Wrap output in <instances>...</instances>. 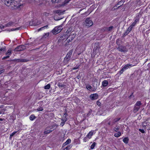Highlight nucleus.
<instances>
[{"mask_svg":"<svg viewBox=\"0 0 150 150\" xmlns=\"http://www.w3.org/2000/svg\"><path fill=\"white\" fill-rule=\"evenodd\" d=\"M93 21L90 18H87L85 20L84 25L86 26L89 27L93 25Z\"/></svg>","mask_w":150,"mask_h":150,"instance_id":"f03ea898","label":"nucleus"},{"mask_svg":"<svg viewBox=\"0 0 150 150\" xmlns=\"http://www.w3.org/2000/svg\"><path fill=\"white\" fill-rule=\"evenodd\" d=\"M65 122L62 121V122L60 124V125L62 126H63L64 125Z\"/></svg>","mask_w":150,"mask_h":150,"instance_id":"09e8293b","label":"nucleus"},{"mask_svg":"<svg viewBox=\"0 0 150 150\" xmlns=\"http://www.w3.org/2000/svg\"><path fill=\"white\" fill-rule=\"evenodd\" d=\"M139 14H137L136 16L137 17L135 18L134 21L131 25L132 26L134 27V26L136 23L139 22Z\"/></svg>","mask_w":150,"mask_h":150,"instance_id":"6e6552de","label":"nucleus"},{"mask_svg":"<svg viewBox=\"0 0 150 150\" xmlns=\"http://www.w3.org/2000/svg\"><path fill=\"white\" fill-rule=\"evenodd\" d=\"M134 65H132V64H127L125 65L124 67L122 68V70H125L129 68L132 67Z\"/></svg>","mask_w":150,"mask_h":150,"instance_id":"1a4fd4ad","label":"nucleus"},{"mask_svg":"<svg viewBox=\"0 0 150 150\" xmlns=\"http://www.w3.org/2000/svg\"><path fill=\"white\" fill-rule=\"evenodd\" d=\"M78 68V67L76 66L75 67H74L73 68V69H76Z\"/></svg>","mask_w":150,"mask_h":150,"instance_id":"603ef678","label":"nucleus"},{"mask_svg":"<svg viewBox=\"0 0 150 150\" xmlns=\"http://www.w3.org/2000/svg\"><path fill=\"white\" fill-rule=\"evenodd\" d=\"M37 110L38 111H42L43 110V109L42 108L40 107L39 108L37 109Z\"/></svg>","mask_w":150,"mask_h":150,"instance_id":"79ce46f5","label":"nucleus"},{"mask_svg":"<svg viewBox=\"0 0 150 150\" xmlns=\"http://www.w3.org/2000/svg\"><path fill=\"white\" fill-rule=\"evenodd\" d=\"M4 70L2 69L0 70V74H2V73L4 72Z\"/></svg>","mask_w":150,"mask_h":150,"instance_id":"8fccbe9b","label":"nucleus"},{"mask_svg":"<svg viewBox=\"0 0 150 150\" xmlns=\"http://www.w3.org/2000/svg\"><path fill=\"white\" fill-rule=\"evenodd\" d=\"M48 25H47L42 27H41L38 29V31H40V30H44L45 29L47 28H48Z\"/></svg>","mask_w":150,"mask_h":150,"instance_id":"5701e85b","label":"nucleus"},{"mask_svg":"<svg viewBox=\"0 0 150 150\" xmlns=\"http://www.w3.org/2000/svg\"><path fill=\"white\" fill-rule=\"evenodd\" d=\"M125 71L124 70H122V69H121V70L120 71V74H122L123 72Z\"/></svg>","mask_w":150,"mask_h":150,"instance_id":"864d4df0","label":"nucleus"},{"mask_svg":"<svg viewBox=\"0 0 150 150\" xmlns=\"http://www.w3.org/2000/svg\"><path fill=\"white\" fill-rule=\"evenodd\" d=\"M68 3V2H67L66 1H64V3L65 4H66L67 3Z\"/></svg>","mask_w":150,"mask_h":150,"instance_id":"13d9d810","label":"nucleus"},{"mask_svg":"<svg viewBox=\"0 0 150 150\" xmlns=\"http://www.w3.org/2000/svg\"><path fill=\"white\" fill-rule=\"evenodd\" d=\"M100 104H101V103H100L99 101H97V105H100Z\"/></svg>","mask_w":150,"mask_h":150,"instance_id":"3c124183","label":"nucleus"},{"mask_svg":"<svg viewBox=\"0 0 150 150\" xmlns=\"http://www.w3.org/2000/svg\"><path fill=\"white\" fill-rule=\"evenodd\" d=\"M3 119L1 118H0V121H2Z\"/></svg>","mask_w":150,"mask_h":150,"instance_id":"052dcab7","label":"nucleus"},{"mask_svg":"<svg viewBox=\"0 0 150 150\" xmlns=\"http://www.w3.org/2000/svg\"><path fill=\"white\" fill-rule=\"evenodd\" d=\"M4 27L5 26L1 25L0 26V28H1V29H2L4 28Z\"/></svg>","mask_w":150,"mask_h":150,"instance_id":"5fc2aeb1","label":"nucleus"},{"mask_svg":"<svg viewBox=\"0 0 150 150\" xmlns=\"http://www.w3.org/2000/svg\"><path fill=\"white\" fill-rule=\"evenodd\" d=\"M18 131H15V132H13L10 135V138H11V137H12L15 134H16V133H17Z\"/></svg>","mask_w":150,"mask_h":150,"instance_id":"473e14b6","label":"nucleus"},{"mask_svg":"<svg viewBox=\"0 0 150 150\" xmlns=\"http://www.w3.org/2000/svg\"><path fill=\"white\" fill-rule=\"evenodd\" d=\"M62 26H59L58 27H55L52 30V33L54 34H57L59 33L62 30Z\"/></svg>","mask_w":150,"mask_h":150,"instance_id":"f257e3e1","label":"nucleus"},{"mask_svg":"<svg viewBox=\"0 0 150 150\" xmlns=\"http://www.w3.org/2000/svg\"><path fill=\"white\" fill-rule=\"evenodd\" d=\"M146 123H149L150 124V118L147 119L146 120Z\"/></svg>","mask_w":150,"mask_h":150,"instance_id":"37998d69","label":"nucleus"},{"mask_svg":"<svg viewBox=\"0 0 150 150\" xmlns=\"http://www.w3.org/2000/svg\"><path fill=\"white\" fill-rule=\"evenodd\" d=\"M76 35V34L74 32H72L71 33V35H70L67 38V41L68 42H69L71 41L74 38Z\"/></svg>","mask_w":150,"mask_h":150,"instance_id":"20e7f679","label":"nucleus"},{"mask_svg":"<svg viewBox=\"0 0 150 150\" xmlns=\"http://www.w3.org/2000/svg\"><path fill=\"white\" fill-rule=\"evenodd\" d=\"M58 86L59 88H62L64 87L65 86V85L64 84H62L60 83H59Z\"/></svg>","mask_w":150,"mask_h":150,"instance_id":"c756f323","label":"nucleus"},{"mask_svg":"<svg viewBox=\"0 0 150 150\" xmlns=\"http://www.w3.org/2000/svg\"><path fill=\"white\" fill-rule=\"evenodd\" d=\"M9 57V56L7 55V56L5 57H3L2 59H6L8 58Z\"/></svg>","mask_w":150,"mask_h":150,"instance_id":"de8ad7c7","label":"nucleus"},{"mask_svg":"<svg viewBox=\"0 0 150 150\" xmlns=\"http://www.w3.org/2000/svg\"><path fill=\"white\" fill-rule=\"evenodd\" d=\"M93 135V132L92 131L90 132L86 135L88 139H90Z\"/></svg>","mask_w":150,"mask_h":150,"instance_id":"dca6fc26","label":"nucleus"},{"mask_svg":"<svg viewBox=\"0 0 150 150\" xmlns=\"http://www.w3.org/2000/svg\"><path fill=\"white\" fill-rule=\"evenodd\" d=\"M20 61H22V62H25V60L23 59L21 60H20Z\"/></svg>","mask_w":150,"mask_h":150,"instance_id":"4d7b16f0","label":"nucleus"},{"mask_svg":"<svg viewBox=\"0 0 150 150\" xmlns=\"http://www.w3.org/2000/svg\"><path fill=\"white\" fill-rule=\"evenodd\" d=\"M21 28V27H18V28H15V29L13 28L11 29V31H14V30H18L19 29H20Z\"/></svg>","mask_w":150,"mask_h":150,"instance_id":"ea45409f","label":"nucleus"},{"mask_svg":"<svg viewBox=\"0 0 150 150\" xmlns=\"http://www.w3.org/2000/svg\"><path fill=\"white\" fill-rule=\"evenodd\" d=\"M129 33V31H128L127 30L126 31V32L124 34V36H125L127 35Z\"/></svg>","mask_w":150,"mask_h":150,"instance_id":"a19ab883","label":"nucleus"},{"mask_svg":"<svg viewBox=\"0 0 150 150\" xmlns=\"http://www.w3.org/2000/svg\"><path fill=\"white\" fill-rule=\"evenodd\" d=\"M6 50L5 47H0V54L1 52H3L5 51Z\"/></svg>","mask_w":150,"mask_h":150,"instance_id":"a878e982","label":"nucleus"},{"mask_svg":"<svg viewBox=\"0 0 150 150\" xmlns=\"http://www.w3.org/2000/svg\"><path fill=\"white\" fill-rule=\"evenodd\" d=\"M121 135V133L120 132H118V133H115L114 134V136L117 137H120Z\"/></svg>","mask_w":150,"mask_h":150,"instance_id":"412c9836","label":"nucleus"},{"mask_svg":"<svg viewBox=\"0 0 150 150\" xmlns=\"http://www.w3.org/2000/svg\"><path fill=\"white\" fill-rule=\"evenodd\" d=\"M139 131L142 133H144L145 132V131L143 129H139Z\"/></svg>","mask_w":150,"mask_h":150,"instance_id":"c03bdc74","label":"nucleus"},{"mask_svg":"<svg viewBox=\"0 0 150 150\" xmlns=\"http://www.w3.org/2000/svg\"><path fill=\"white\" fill-rule=\"evenodd\" d=\"M67 116V113H65L64 116H63V117L62 118V121L66 122L67 120V118L66 117V116Z\"/></svg>","mask_w":150,"mask_h":150,"instance_id":"a211bd4d","label":"nucleus"},{"mask_svg":"<svg viewBox=\"0 0 150 150\" xmlns=\"http://www.w3.org/2000/svg\"><path fill=\"white\" fill-rule=\"evenodd\" d=\"M71 140L70 139H68L63 144L62 147H64L67 145L70 144L71 143Z\"/></svg>","mask_w":150,"mask_h":150,"instance_id":"2eb2a0df","label":"nucleus"},{"mask_svg":"<svg viewBox=\"0 0 150 150\" xmlns=\"http://www.w3.org/2000/svg\"><path fill=\"white\" fill-rule=\"evenodd\" d=\"M147 123H146V121L143 122L142 124L143 127L144 129H146V128H149V130H150V128L149 127L150 125H149V124H148V125H147Z\"/></svg>","mask_w":150,"mask_h":150,"instance_id":"ddd939ff","label":"nucleus"},{"mask_svg":"<svg viewBox=\"0 0 150 150\" xmlns=\"http://www.w3.org/2000/svg\"><path fill=\"white\" fill-rule=\"evenodd\" d=\"M133 27V26L131 25L130 26H129L127 30H128V31H129V32H130L132 30Z\"/></svg>","mask_w":150,"mask_h":150,"instance_id":"e433bc0d","label":"nucleus"},{"mask_svg":"<svg viewBox=\"0 0 150 150\" xmlns=\"http://www.w3.org/2000/svg\"><path fill=\"white\" fill-rule=\"evenodd\" d=\"M53 130H50V129L48 127H47L45 129L44 132V134H47L50 133Z\"/></svg>","mask_w":150,"mask_h":150,"instance_id":"f8f14e48","label":"nucleus"},{"mask_svg":"<svg viewBox=\"0 0 150 150\" xmlns=\"http://www.w3.org/2000/svg\"><path fill=\"white\" fill-rule=\"evenodd\" d=\"M2 111H0V114H2Z\"/></svg>","mask_w":150,"mask_h":150,"instance_id":"6e6d98bb","label":"nucleus"},{"mask_svg":"<svg viewBox=\"0 0 150 150\" xmlns=\"http://www.w3.org/2000/svg\"><path fill=\"white\" fill-rule=\"evenodd\" d=\"M96 144V143L95 142H94L91 146V149H93L94 148Z\"/></svg>","mask_w":150,"mask_h":150,"instance_id":"bb28decb","label":"nucleus"},{"mask_svg":"<svg viewBox=\"0 0 150 150\" xmlns=\"http://www.w3.org/2000/svg\"><path fill=\"white\" fill-rule=\"evenodd\" d=\"M68 32H69V31L68 30H67V32H66V33H67Z\"/></svg>","mask_w":150,"mask_h":150,"instance_id":"680f3d73","label":"nucleus"},{"mask_svg":"<svg viewBox=\"0 0 150 150\" xmlns=\"http://www.w3.org/2000/svg\"><path fill=\"white\" fill-rule=\"evenodd\" d=\"M108 84V82L107 80H104L102 82V86L103 87H105L107 86Z\"/></svg>","mask_w":150,"mask_h":150,"instance_id":"6ab92c4d","label":"nucleus"},{"mask_svg":"<svg viewBox=\"0 0 150 150\" xmlns=\"http://www.w3.org/2000/svg\"><path fill=\"white\" fill-rule=\"evenodd\" d=\"M50 88V85L49 84H47L44 87V88L46 89H48Z\"/></svg>","mask_w":150,"mask_h":150,"instance_id":"72a5a7b5","label":"nucleus"},{"mask_svg":"<svg viewBox=\"0 0 150 150\" xmlns=\"http://www.w3.org/2000/svg\"><path fill=\"white\" fill-rule=\"evenodd\" d=\"M97 49H96L95 50H94V52H95V51H96H96H97Z\"/></svg>","mask_w":150,"mask_h":150,"instance_id":"bf43d9fd","label":"nucleus"},{"mask_svg":"<svg viewBox=\"0 0 150 150\" xmlns=\"http://www.w3.org/2000/svg\"><path fill=\"white\" fill-rule=\"evenodd\" d=\"M35 116L33 115H31V116H30V119L31 120H33L35 119Z\"/></svg>","mask_w":150,"mask_h":150,"instance_id":"cd10ccee","label":"nucleus"},{"mask_svg":"<svg viewBox=\"0 0 150 150\" xmlns=\"http://www.w3.org/2000/svg\"><path fill=\"white\" fill-rule=\"evenodd\" d=\"M113 28V26H111L109 27H107L105 28V30L107 32L110 31L112 30Z\"/></svg>","mask_w":150,"mask_h":150,"instance_id":"f3484780","label":"nucleus"},{"mask_svg":"<svg viewBox=\"0 0 150 150\" xmlns=\"http://www.w3.org/2000/svg\"><path fill=\"white\" fill-rule=\"evenodd\" d=\"M72 146V145H69L67 146L65 148L64 150H68L70 149Z\"/></svg>","mask_w":150,"mask_h":150,"instance_id":"7c9ffc66","label":"nucleus"},{"mask_svg":"<svg viewBox=\"0 0 150 150\" xmlns=\"http://www.w3.org/2000/svg\"><path fill=\"white\" fill-rule=\"evenodd\" d=\"M141 105V102L140 101H138L135 104V105L138 106H140Z\"/></svg>","mask_w":150,"mask_h":150,"instance_id":"c9c22d12","label":"nucleus"},{"mask_svg":"<svg viewBox=\"0 0 150 150\" xmlns=\"http://www.w3.org/2000/svg\"><path fill=\"white\" fill-rule=\"evenodd\" d=\"M56 12L57 13H58L59 14V15L60 14V13H61V11L60 10H57L56 11Z\"/></svg>","mask_w":150,"mask_h":150,"instance_id":"49530a36","label":"nucleus"},{"mask_svg":"<svg viewBox=\"0 0 150 150\" xmlns=\"http://www.w3.org/2000/svg\"><path fill=\"white\" fill-rule=\"evenodd\" d=\"M148 123H147V125H148ZM149 125H150V124H149Z\"/></svg>","mask_w":150,"mask_h":150,"instance_id":"e2e57ef3","label":"nucleus"},{"mask_svg":"<svg viewBox=\"0 0 150 150\" xmlns=\"http://www.w3.org/2000/svg\"><path fill=\"white\" fill-rule=\"evenodd\" d=\"M120 129V128L118 126H116L114 129V130L116 132H118Z\"/></svg>","mask_w":150,"mask_h":150,"instance_id":"c85d7f7f","label":"nucleus"},{"mask_svg":"<svg viewBox=\"0 0 150 150\" xmlns=\"http://www.w3.org/2000/svg\"><path fill=\"white\" fill-rule=\"evenodd\" d=\"M43 15L44 16H47L49 15V13L47 12H44L43 13Z\"/></svg>","mask_w":150,"mask_h":150,"instance_id":"a18cd8bd","label":"nucleus"},{"mask_svg":"<svg viewBox=\"0 0 150 150\" xmlns=\"http://www.w3.org/2000/svg\"><path fill=\"white\" fill-rule=\"evenodd\" d=\"M12 1V0H5V4L7 6L11 7Z\"/></svg>","mask_w":150,"mask_h":150,"instance_id":"9b49d317","label":"nucleus"},{"mask_svg":"<svg viewBox=\"0 0 150 150\" xmlns=\"http://www.w3.org/2000/svg\"><path fill=\"white\" fill-rule=\"evenodd\" d=\"M61 0H52V1L53 3H58Z\"/></svg>","mask_w":150,"mask_h":150,"instance_id":"58836bf2","label":"nucleus"},{"mask_svg":"<svg viewBox=\"0 0 150 150\" xmlns=\"http://www.w3.org/2000/svg\"><path fill=\"white\" fill-rule=\"evenodd\" d=\"M120 119V118H117L114 119L113 121V122L114 123H115L118 121Z\"/></svg>","mask_w":150,"mask_h":150,"instance_id":"f704fd0d","label":"nucleus"},{"mask_svg":"<svg viewBox=\"0 0 150 150\" xmlns=\"http://www.w3.org/2000/svg\"><path fill=\"white\" fill-rule=\"evenodd\" d=\"M88 137H87V136H86V137H84L83 139V141L86 142L88 140Z\"/></svg>","mask_w":150,"mask_h":150,"instance_id":"4c0bfd02","label":"nucleus"},{"mask_svg":"<svg viewBox=\"0 0 150 150\" xmlns=\"http://www.w3.org/2000/svg\"><path fill=\"white\" fill-rule=\"evenodd\" d=\"M11 49H9L7 51V52L6 53V54L7 55H8L9 56L11 53Z\"/></svg>","mask_w":150,"mask_h":150,"instance_id":"4be33fe9","label":"nucleus"},{"mask_svg":"<svg viewBox=\"0 0 150 150\" xmlns=\"http://www.w3.org/2000/svg\"><path fill=\"white\" fill-rule=\"evenodd\" d=\"M129 139L127 137L124 138L123 140V142L127 144L128 143Z\"/></svg>","mask_w":150,"mask_h":150,"instance_id":"393cba45","label":"nucleus"},{"mask_svg":"<svg viewBox=\"0 0 150 150\" xmlns=\"http://www.w3.org/2000/svg\"><path fill=\"white\" fill-rule=\"evenodd\" d=\"M50 129V130H54L53 129L54 127H57V125L56 124H54L53 125L51 126H47Z\"/></svg>","mask_w":150,"mask_h":150,"instance_id":"aec40b11","label":"nucleus"},{"mask_svg":"<svg viewBox=\"0 0 150 150\" xmlns=\"http://www.w3.org/2000/svg\"><path fill=\"white\" fill-rule=\"evenodd\" d=\"M117 49L119 51L121 52H125L127 51V49L126 48V47L125 46H120L117 48Z\"/></svg>","mask_w":150,"mask_h":150,"instance_id":"423d86ee","label":"nucleus"},{"mask_svg":"<svg viewBox=\"0 0 150 150\" xmlns=\"http://www.w3.org/2000/svg\"><path fill=\"white\" fill-rule=\"evenodd\" d=\"M140 106H138L135 105L134 109L133 110V112L134 113L138 111L139 109L140 108Z\"/></svg>","mask_w":150,"mask_h":150,"instance_id":"4468645a","label":"nucleus"},{"mask_svg":"<svg viewBox=\"0 0 150 150\" xmlns=\"http://www.w3.org/2000/svg\"><path fill=\"white\" fill-rule=\"evenodd\" d=\"M72 53V51H70L66 55L65 58V60L67 61H69L71 56Z\"/></svg>","mask_w":150,"mask_h":150,"instance_id":"39448f33","label":"nucleus"},{"mask_svg":"<svg viewBox=\"0 0 150 150\" xmlns=\"http://www.w3.org/2000/svg\"><path fill=\"white\" fill-rule=\"evenodd\" d=\"M98 95L97 94H91L90 96V98L92 100H95L98 99Z\"/></svg>","mask_w":150,"mask_h":150,"instance_id":"9d476101","label":"nucleus"},{"mask_svg":"<svg viewBox=\"0 0 150 150\" xmlns=\"http://www.w3.org/2000/svg\"><path fill=\"white\" fill-rule=\"evenodd\" d=\"M14 24V23L12 22H10L8 23H7L6 26V27H9L11 25H13Z\"/></svg>","mask_w":150,"mask_h":150,"instance_id":"b1692460","label":"nucleus"},{"mask_svg":"<svg viewBox=\"0 0 150 150\" xmlns=\"http://www.w3.org/2000/svg\"><path fill=\"white\" fill-rule=\"evenodd\" d=\"M21 5L18 4V2L15 0H12L11 7L12 8H16L19 7Z\"/></svg>","mask_w":150,"mask_h":150,"instance_id":"7ed1b4c3","label":"nucleus"},{"mask_svg":"<svg viewBox=\"0 0 150 150\" xmlns=\"http://www.w3.org/2000/svg\"><path fill=\"white\" fill-rule=\"evenodd\" d=\"M86 88L88 90H90L92 88V87H91V86L89 84L87 85H86Z\"/></svg>","mask_w":150,"mask_h":150,"instance_id":"2f4dec72","label":"nucleus"},{"mask_svg":"<svg viewBox=\"0 0 150 150\" xmlns=\"http://www.w3.org/2000/svg\"><path fill=\"white\" fill-rule=\"evenodd\" d=\"M25 47L24 45H21L17 47L15 49V51H22L25 49Z\"/></svg>","mask_w":150,"mask_h":150,"instance_id":"0eeeda50","label":"nucleus"}]
</instances>
